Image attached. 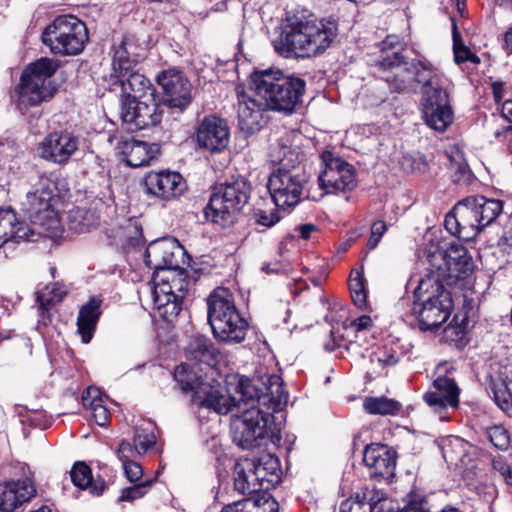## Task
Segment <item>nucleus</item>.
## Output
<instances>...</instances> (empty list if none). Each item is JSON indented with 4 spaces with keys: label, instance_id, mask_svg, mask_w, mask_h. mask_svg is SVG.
<instances>
[{
    "label": "nucleus",
    "instance_id": "nucleus-6",
    "mask_svg": "<svg viewBox=\"0 0 512 512\" xmlns=\"http://www.w3.org/2000/svg\"><path fill=\"white\" fill-rule=\"evenodd\" d=\"M251 191V183L241 176L218 184L204 209L206 219L222 227L232 225L248 203Z\"/></svg>",
    "mask_w": 512,
    "mask_h": 512
},
{
    "label": "nucleus",
    "instance_id": "nucleus-34",
    "mask_svg": "<svg viewBox=\"0 0 512 512\" xmlns=\"http://www.w3.org/2000/svg\"><path fill=\"white\" fill-rule=\"evenodd\" d=\"M101 300L92 298L80 308L77 318V331L83 343H89L93 337L101 315Z\"/></svg>",
    "mask_w": 512,
    "mask_h": 512
},
{
    "label": "nucleus",
    "instance_id": "nucleus-41",
    "mask_svg": "<svg viewBox=\"0 0 512 512\" xmlns=\"http://www.w3.org/2000/svg\"><path fill=\"white\" fill-rule=\"evenodd\" d=\"M59 66L58 60L43 57L29 64L22 73H28V76L31 78H39L41 82L51 86L50 78L58 70Z\"/></svg>",
    "mask_w": 512,
    "mask_h": 512
},
{
    "label": "nucleus",
    "instance_id": "nucleus-37",
    "mask_svg": "<svg viewBox=\"0 0 512 512\" xmlns=\"http://www.w3.org/2000/svg\"><path fill=\"white\" fill-rule=\"evenodd\" d=\"M194 368H196V366H191L186 361L178 365L174 370V379L181 390L184 392H193V402L198 398L200 388L209 383L202 375L194 371Z\"/></svg>",
    "mask_w": 512,
    "mask_h": 512
},
{
    "label": "nucleus",
    "instance_id": "nucleus-10",
    "mask_svg": "<svg viewBox=\"0 0 512 512\" xmlns=\"http://www.w3.org/2000/svg\"><path fill=\"white\" fill-rule=\"evenodd\" d=\"M56 183L46 175H40L21 200V210L31 223L39 226L57 222Z\"/></svg>",
    "mask_w": 512,
    "mask_h": 512
},
{
    "label": "nucleus",
    "instance_id": "nucleus-51",
    "mask_svg": "<svg viewBox=\"0 0 512 512\" xmlns=\"http://www.w3.org/2000/svg\"><path fill=\"white\" fill-rule=\"evenodd\" d=\"M489 441L498 449L504 450L508 447L510 439L507 431L501 426H493L487 429Z\"/></svg>",
    "mask_w": 512,
    "mask_h": 512
},
{
    "label": "nucleus",
    "instance_id": "nucleus-7",
    "mask_svg": "<svg viewBox=\"0 0 512 512\" xmlns=\"http://www.w3.org/2000/svg\"><path fill=\"white\" fill-rule=\"evenodd\" d=\"M403 59L404 57L399 51H393L392 55H387L376 62L379 70L387 73L382 78L391 83L395 91H404L414 82L421 83L423 88H426L428 84L439 81L430 64L414 60L404 62Z\"/></svg>",
    "mask_w": 512,
    "mask_h": 512
},
{
    "label": "nucleus",
    "instance_id": "nucleus-12",
    "mask_svg": "<svg viewBox=\"0 0 512 512\" xmlns=\"http://www.w3.org/2000/svg\"><path fill=\"white\" fill-rule=\"evenodd\" d=\"M431 295L422 300L421 304H414L413 313L417 315L421 331L438 329L449 318L453 300L450 291L442 285L432 287Z\"/></svg>",
    "mask_w": 512,
    "mask_h": 512
},
{
    "label": "nucleus",
    "instance_id": "nucleus-32",
    "mask_svg": "<svg viewBox=\"0 0 512 512\" xmlns=\"http://www.w3.org/2000/svg\"><path fill=\"white\" fill-rule=\"evenodd\" d=\"M234 487L242 494H253L261 491V483L256 476L253 460L244 458L234 466Z\"/></svg>",
    "mask_w": 512,
    "mask_h": 512
},
{
    "label": "nucleus",
    "instance_id": "nucleus-26",
    "mask_svg": "<svg viewBox=\"0 0 512 512\" xmlns=\"http://www.w3.org/2000/svg\"><path fill=\"white\" fill-rule=\"evenodd\" d=\"M17 103L20 108L37 106L53 96V88L41 82L39 78L33 79L28 73H22L20 83L15 89Z\"/></svg>",
    "mask_w": 512,
    "mask_h": 512
},
{
    "label": "nucleus",
    "instance_id": "nucleus-45",
    "mask_svg": "<svg viewBox=\"0 0 512 512\" xmlns=\"http://www.w3.org/2000/svg\"><path fill=\"white\" fill-rule=\"evenodd\" d=\"M421 105L422 110H426L430 105L433 106V108L450 106L448 93L440 85L439 81L434 84H428L426 88H423Z\"/></svg>",
    "mask_w": 512,
    "mask_h": 512
},
{
    "label": "nucleus",
    "instance_id": "nucleus-15",
    "mask_svg": "<svg viewBox=\"0 0 512 512\" xmlns=\"http://www.w3.org/2000/svg\"><path fill=\"white\" fill-rule=\"evenodd\" d=\"M79 139L68 131L49 133L39 144L41 158L62 165L66 164L78 150Z\"/></svg>",
    "mask_w": 512,
    "mask_h": 512
},
{
    "label": "nucleus",
    "instance_id": "nucleus-2",
    "mask_svg": "<svg viewBox=\"0 0 512 512\" xmlns=\"http://www.w3.org/2000/svg\"><path fill=\"white\" fill-rule=\"evenodd\" d=\"M335 21L296 20L273 40L275 52L288 59L311 58L326 51L337 36Z\"/></svg>",
    "mask_w": 512,
    "mask_h": 512
},
{
    "label": "nucleus",
    "instance_id": "nucleus-47",
    "mask_svg": "<svg viewBox=\"0 0 512 512\" xmlns=\"http://www.w3.org/2000/svg\"><path fill=\"white\" fill-rule=\"evenodd\" d=\"M70 228L78 233L89 231L90 227L94 226L97 218L94 213L85 208H77L73 210L70 215Z\"/></svg>",
    "mask_w": 512,
    "mask_h": 512
},
{
    "label": "nucleus",
    "instance_id": "nucleus-63",
    "mask_svg": "<svg viewBox=\"0 0 512 512\" xmlns=\"http://www.w3.org/2000/svg\"><path fill=\"white\" fill-rule=\"evenodd\" d=\"M53 293V297L49 298V299H44L42 296H38V300L40 302V309H42V311H48L49 309V306L53 303V302H59L61 301V299L63 298L65 292L62 291V290H59V289H53L51 291Z\"/></svg>",
    "mask_w": 512,
    "mask_h": 512
},
{
    "label": "nucleus",
    "instance_id": "nucleus-25",
    "mask_svg": "<svg viewBox=\"0 0 512 512\" xmlns=\"http://www.w3.org/2000/svg\"><path fill=\"white\" fill-rule=\"evenodd\" d=\"M154 282V293H161L181 300L187 295L190 284L188 272L180 266L168 269L161 274L158 272L154 276Z\"/></svg>",
    "mask_w": 512,
    "mask_h": 512
},
{
    "label": "nucleus",
    "instance_id": "nucleus-43",
    "mask_svg": "<svg viewBox=\"0 0 512 512\" xmlns=\"http://www.w3.org/2000/svg\"><path fill=\"white\" fill-rule=\"evenodd\" d=\"M154 306L161 318L167 322H172L180 313L182 306L181 299L153 292Z\"/></svg>",
    "mask_w": 512,
    "mask_h": 512
},
{
    "label": "nucleus",
    "instance_id": "nucleus-27",
    "mask_svg": "<svg viewBox=\"0 0 512 512\" xmlns=\"http://www.w3.org/2000/svg\"><path fill=\"white\" fill-rule=\"evenodd\" d=\"M143 48L134 35H126L114 48L112 61L113 72L117 77H124L142 57Z\"/></svg>",
    "mask_w": 512,
    "mask_h": 512
},
{
    "label": "nucleus",
    "instance_id": "nucleus-8",
    "mask_svg": "<svg viewBox=\"0 0 512 512\" xmlns=\"http://www.w3.org/2000/svg\"><path fill=\"white\" fill-rule=\"evenodd\" d=\"M247 406L231 423L233 442L242 449L259 447L272 434L274 425L272 412L264 411L257 402Z\"/></svg>",
    "mask_w": 512,
    "mask_h": 512
},
{
    "label": "nucleus",
    "instance_id": "nucleus-4",
    "mask_svg": "<svg viewBox=\"0 0 512 512\" xmlns=\"http://www.w3.org/2000/svg\"><path fill=\"white\" fill-rule=\"evenodd\" d=\"M251 88L269 110L292 113L301 104L306 82L280 70H262L251 74Z\"/></svg>",
    "mask_w": 512,
    "mask_h": 512
},
{
    "label": "nucleus",
    "instance_id": "nucleus-54",
    "mask_svg": "<svg viewBox=\"0 0 512 512\" xmlns=\"http://www.w3.org/2000/svg\"><path fill=\"white\" fill-rule=\"evenodd\" d=\"M407 506L414 512H430L425 507L427 501L423 494L417 491H411L406 496Z\"/></svg>",
    "mask_w": 512,
    "mask_h": 512
},
{
    "label": "nucleus",
    "instance_id": "nucleus-60",
    "mask_svg": "<svg viewBox=\"0 0 512 512\" xmlns=\"http://www.w3.org/2000/svg\"><path fill=\"white\" fill-rule=\"evenodd\" d=\"M117 454L121 462L132 460V458L137 455L135 451V443H129L128 441L123 440L117 449Z\"/></svg>",
    "mask_w": 512,
    "mask_h": 512
},
{
    "label": "nucleus",
    "instance_id": "nucleus-57",
    "mask_svg": "<svg viewBox=\"0 0 512 512\" xmlns=\"http://www.w3.org/2000/svg\"><path fill=\"white\" fill-rule=\"evenodd\" d=\"M87 408L91 409L92 416L99 426L106 425L107 421L109 420L110 413L106 406L102 404V400Z\"/></svg>",
    "mask_w": 512,
    "mask_h": 512
},
{
    "label": "nucleus",
    "instance_id": "nucleus-13",
    "mask_svg": "<svg viewBox=\"0 0 512 512\" xmlns=\"http://www.w3.org/2000/svg\"><path fill=\"white\" fill-rule=\"evenodd\" d=\"M121 119L131 131L142 130L161 122L162 111L153 98H122Z\"/></svg>",
    "mask_w": 512,
    "mask_h": 512
},
{
    "label": "nucleus",
    "instance_id": "nucleus-33",
    "mask_svg": "<svg viewBox=\"0 0 512 512\" xmlns=\"http://www.w3.org/2000/svg\"><path fill=\"white\" fill-rule=\"evenodd\" d=\"M255 464L256 476L261 483V490H269L280 482V462L272 454H263L252 459Z\"/></svg>",
    "mask_w": 512,
    "mask_h": 512
},
{
    "label": "nucleus",
    "instance_id": "nucleus-40",
    "mask_svg": "<svg viewBox=\"0 0 512 512\" xmlns=\"http://www.w3.org/2000/svg\"><path fill=\"white\" fill-rule=\"evenodd\" d=\"M374 488L362 487L343 500L339 512H373L369 500L373 499Z\"/></svg>",
    "mask_w": 512,
    "mask_h": 512
},
{
    "label": "nucleus",
    "instance_id": "nucleus-42",
    "mask_svg": "<svg viewBox=\"0 0 512 512\" xmlns=\"http://www.w3.org/2000/svg\"><path fill=\"white\" fill-rule=\"evenodd\" d=\"M423 118L426 124L436 131H444L453 121V113L451 106L444 108H433L428 106L426 110H422Z\"/></svg>",
    "mask_w": 512,
    "mask_h": 512
},
{
    "label": "nucleus",
    "instance_id": "nucleus-31",
    "mask_svg": "<svg viewBox=\"0 0 512 512\" xmlns=\"http://www.w3.org/2000/svg\"><path fill=\"white\" fill-rule=\"evenodd\" d=\"M449 281L454 284L457 280L469 276L474 270V262L467 249L458 243L448 246Z\"/></svg>",
    "mask_w": 512,
    "mask_h": 512
},
{
    "label": "nucleus",
    "instance_id": "nucleus-56",
    "mask_svg": "<svg viewBox=\"0 0 512 512\" xmlns=\"http://www.w3.org/2000/svg\"><path fill=\"white\" fill-rule=\"evenodd\" d=\"M444 225L451 235L457 236L459 239H462L461 223L458 220V215L456 214L455 206L452 209V211L446 215Z\"/></svg>",
    "mask_w": 512,
    "mask_h": 512
},
{
    "label": "nucleus",
    "instance_id": "nucleus-14",
    "mask_svg": "<svg viewBox=\"0 0 512 512\" xmlns=\"http://www.w3.org/2000/svg\"><path fill=\"white\" fill-rule=\"evenodd\" d=\"M162 88L163 103L172 109L183 112L192 101V85L184 74L176 69L162 71L157 76Z\"/></svg>",
    "mask_w": 512,
    "mask_h": 512
},
{
    "label": "nucleus",
    "instance_id": "nucleus-61",
    "mask_svg": "<svg viewBox=\"0 0 512 512\" xmlns=\"http://www.w3.org/2000/svg\"><path fill=\"white\" fill-rule=\"evenodd\" d=\"M364 281L363 274L360 271H352L349 278L350 293L366 290Z\"/></svg>",
    "mask_w": 512,
    "mask_h": 512
},
{
    "label": "nucleus",
    "instance_id": "nucleus-49",
    "mask_svg": "<svg viewBox=\"0 0 512 512\" xmlns=\"http://www.w3.org/2000/svg\"><path fill=\"white\" fill-rule=\"evenodd\" d=\"M373 512H403L394 501L374 488L373 499L369 500Z\"/></svg>",
    "mask_w": 512,
    "mask_h": 512
},
{
    "label": "nucleus",
    "instance_id": "nucleus-44",
    "mask_svg": "<svg viewBox=\"0 0 512 512\" xmlns=\"http://www.w3.org/2000/svg\"><path fill=\"white\" fill-rule=\"evenodd\" d=\"M365 411L372 415H395L401 409V404L387 397H367L363 402Z\"/></svg>",
    "mask_w": 512,
    "mask_h": 512
},
{
    "label": "nucleus",
    "instance_id": "nucleus-30",
    "mask_svg": "<svg viewBox=\"0 0 512 512\" xmlns=\"http://www.w3.org/2000/svg\"><path fill=\"white\" fill-rule=\"evenodd\" d=\"M33 234L25 223L18 221L12 209L0 208V248L9 241H30Z\"/></svg>",
    "mask_w": 512,
    "mask_h": 512
},
{
    "label": "nucleus",
    "instance_id": "nucleus-24",
    "mask_svg": "<svg viewBox=\"0 0 512 512\" xmlns=\"http://www.w3.org/2000/svg\"><path fill=\"white\" fill-rule=\"evenodd\" d=\"M448 247L443 249L439 247H431L427 253V261L429 264L428 270L429 275L426 280H422L417 291L428 292V286L436 287L437 285L445 284L452 285V281H449V266H448Z\"/></svg>",
    "mask_w": 512,
    "mask_h": 512
},
{
    "label": "nucleus",
    "instance_id": "nucleus-62",
    "mask_svg": "<svg viewBox=\"0 0 512 512\" xmlns=\"http://www.w3.org/2000/svg\"><path fill=\"white\" fill-rule=\"evenodd\" d=\"M101 401L100 391L94 387H88L82 394V404L84 407H89Z\"/></svg>",
    "mask_w": 512,
    "mask_h": 512
},
{
    "label": "nucleus",
    "instance_id": "nucleus-5",
    "mask_svg": "<svg viewBox=\"0 0 512 512\" xmlns=\"http://www.w3.org/2000/svg\"><path fill=\"white\" fill-rule=\"evenodd\" d=\"M207 318L214 337L223 343H241L248 323L236 308L232 293L224 287L214 289L207 298Z\"/></svg>",
    "mask_w": 512,
    "mask_h": 512
},
{
    "label": "nucleus",
    "instance_id": "nucleus-11",
    "mask_svg": "<svg viewBox=\"0 0 512 512\" xmlns=\"http://www.w3.org/2000/svg\"><path fill=\"white\" fill-rule=\"evenodd\" d=\"M320 157L323 169L318 176V184L321 190L326 194L345 193L356 187V172L350 163L328 150L323 151Z\"/></svg>",
    "mask_w": 512,
    "mask_h": 512
},
{
    "label": "nucleus",
    "instance_id": "nucleus-3",
    "mask_svg": "<svg viewBox=\"0 0 512 512\" xmlns=\"http://www.w3.org/2000/svg\"><path fill=\"white\" fill-rule=\"evenodd\" d=\"M271 161L278 165L268 179L267 188L277 208H291L300 200L308 181L298 164V155L292 150L288 137H281L270 146Z\"/></svg>",
    "mask_w": 512,
    "mask_h": 512
},
{
    "label": "nucleus",
    "instance_id": "nucleus-20",
    "mask_svg": "<svg viewBox=\"0 0 512 512\" xmlns=\"http://www.w3.org/2000/svg\"><path fill=\"white\" fill-rule=\"evenodd\" d=\"M238 104V126L246 134H252L261 128L262 113L269 110L263 105V100L251 98L240 87L236 88Z\"/></svg>",
    "mask_w": 512,
    "mask_h": 512
},
{
    "label": "nucleus",
    "instance_id": "nucleus-35",
    "mask_svg": "<svg viewBox=\"0 0 512 512\" xmlns=\"http://www.w3.org/2000/svg\"><path fill=\"white\" fill-rule=\"evenodd\" d=\"M455 207L458 220L461 223L462 239L473 240L483 229L477 210L472 203H468V197L459 201Z\"/></svg>",
    "mask_w": 512,
    "mask_h": 512
},
{
    "label": "nucleus",
    "instance_id": "nucleus-17",
    "mask_svg": "<svg viewBox=\"0 0 512 512\" xmlns=\"http://www.w3.org/2000/svg\"><path fill=\"white\" fill-rule=\"evenodd\" d=\"M460 388L455 379L448 374L438 375L429 390L423 395L425 403L434 410L442 413L447 408H457L459 405Z\"/></svg>",
    "mask_w": 512,
    "mask_h": 512
},
{
    "label": "nucleus",
    "instance_id": "nucleus-52",
    "mask_svg": "<svg viewBox=\"0 0 512 512\" xmlns=\"http://www.w3.org/2000/svg\"><path fill=\"white\" fill-rule=\"evenodd\" d=\"M254 217L257 224L272 227L280 220V215L275 208L271 209H256L254 212Z\"/></svg>",
    "mask_w": 512,
    "mask_h": 512
},
{
    "label": "nucleus",
    "instance_id": "nucleus-29",
    "mask_svg": "<svg viewBox=\"0 0 512 512\" xmlns=\"http://www.w3.org/2000/svg\"><path fill=\"white\" fill-rule=\"evenodd\" d=\"M111 78L114 83H119L122 90V98H153L155 89L150 80L143 74L134 71L133 68L124 77H117L113 72Z\"/></svg>",
    "mask_w": 512,
    "mask_h": 512
},
{
    "label": "nucleus",
    "instance_id": "nucleus-36",
    "mask_svg": "<svg viewBox=\"0 0 512 512\" xmlns=\"http://www.w3.org/2000/svg\"><path fill=\"white\" fill-rule=\"evenodd\" d=\"M221 512H278V503L271 496L255 495L227 504Z\"/></svg>",
    "mask_w": 512,
    "mask_h": 512
},
{
    "label": "nucleus",
    "instance_id": "nucleus-16",
    "mask_svg": "<svg viewBox=\"0 0 512 512\" xmlns=\"http://www.w3.org/2000/svg\"><path fill=\"white\" fill-rule=\"evenodd\" d=\"M230 130L227 122L215 115L205 116L196 130V142L201 149L221 152L229 144Z\"/></svg>",
    "mask_w": 512,
    "mask_h": 512
},
{
    "label": "nucleus",
    "instance_id": "nucleus-55",
    "mask_svg": "<svg viewBox=\"0 0 512 512\" xmlns=\"http://www.w3.org/2000/svg\"><path fill=\"white\" fill-rule=\"evenodd\" d=\"M122 464L125 475L130 482L137 483L143 481V468L139 463L134 460H129L122 462Z\"/></svg>",
    "mask_w": 512,
    "mask_h": 512
},
{
    "label": "nucleus",
    "instance_id": "nucleus-19",
    "mask_svg": "<svg viewBox=\"0 0 512 512\" xmlns=\"http://www.w3.org/2000/svg\"><path fill=\"white\" fill-rule=\"evenodd\" d=\"M181 252V247L171 239H161L151 242L145 252V263L154 269V276L168 269L179 267L176 253Z\"/></svg>",
    "mask_w": 512,
    "mask_h": 512
},
{
    "label": "nucleus",
    "instance_id": "nucleus-64",
    "mask_svg": "<svg viewBox=\"0 0 512 512\" xmlns=\"http://www.w3.org/2000/svg\"><path fill=\"white\" fill-rule=\"evenodd\" d=\"M447 159L450 163V169L455 172V179L454 181H459L460 176L464 175L467 171V165L464 164L462 161H456L452 156L449 154H446Z\"/></svg>",
    "mask_w": 512,
    "mask_h": 512
},
{
    "label": "nucleus",
    "instance_id": "nucleus-23",
    "mask_svg": "<svg viewBox=\"0 0 512 512\" xmlns=\"http://www.w3.org/2000/svg\"><path fill=\"white\" fill-rule=\"evenodd\" d=\"M363 462L372 476L389 479L394 476L396 453L385 445L372 444L365 448Z\"/></svg>",
    "mask_w": 512,
    "mask_h": 512
},
{
    "label": "nucleus",
    "instance_id": "nucleus-50",
    "mask_svg": "<svg viewBox=\"0 0 512 512\" xmlns=\"http://www.w3.org/2000/svg\"><path fill=\"white\" fill-rule=\"evenodd\" d=\"M133 442L135 443V451L137 452V455H143L155 445L156 437L152 432L136 429L134 432Z\"/></svg>",
    "mask_w": 512,
    "mask_h": 512
},
{
    "label": "nucleus",
    "instance_id": "nucleus-59",
    "mask_svg": "<svg viewBox=\"0 0 512 512\" xmlns=\"http://www.w3.org/2000/svg\"><path fill=\"white\" fill-rule=\"evenodd\" d=\"M454 58L457 63H463L465 61L478 62V57L471 53L469 48L464 45H458L454 43Z\"/></svg>",
    "mask_w": 512,
    "mask_h": 512
},
{
    "label": "nucleus",
    "instance_id": "nucleus-46",
    "mask_svg": "<svg viewBox=\"0 0 512 512\" xmlns=\"http://www.w3.org/2000/svg\"><path fill=\"white\" fill-rule=\"evenodd\" d=\"M490 390L493 395V400L499 408L503 411H510L512 409V392L503 379H492L490 382Z\"/></svg>",
    "mask_w": 512,
    "mask_h": 512
},
{
    "label": "nucleus",
    "instance_id": "nucleus-58",
    "mask_svg": "<svg viewBox=\"0 0 512 512\" xmlns=\"http://www.w3.org/2000/svg\"><path fill=\"white\" fill-rule=\"evenodd\" d=\"M382 45V53L378 60H382L387 55H392L393 51H399L401 54L402 44L396 36H387Z\"/></svg>",
    "mask_w": 512,
    "mask_h": 512
},
{
    "label": "nucleus",
    "instance_id": "nucleus-22",
    "mask_svg": "<svg viewBox=\"0 0 512 512\" xmlns=\"http://www.w3.org/2000/svg\"><path fill=\"white\" fill-rule=\"evenodd\" d=\"M36 488L30 478L0 484V512H13L18 506L30 501Z\"/></svg>",
    "mask_w": 512,
    "mask_h": 512
},
{
    "label": "nucleus",
    "instance_id": "nucleus-53",
    "mask_svg": "<svg viewBox=\"0 0 512 512\" xmlns=\"http://www.w3.org/2000/svg\"><path fill=\"white\" fill-rule=\"evenodd\" d=\"M387 231V225L384 221L382 220H377L375 222L372 223V226H371V235L367 241V249L368 250H373L375 249L382 236L385 234V232Z\"/></svg>",
    "mask_w": 512,
    "mask_h": 512
},
{
    "label": "nucleus",
    "instance_id": "nucleus-9",
    "mask_svg": "<svg viewBox=\"0 0 512 512\" xmlns=\"http://www.w3.org/2000/svg\"><path fill=\"white\" fill-rule=\"evenodd\" d=\"M42 41L54 54L77 55L88 41V32L77 17L61 15L45 28Z\"/></svg>",
    "mask_w": 512,
    "mask_h": 512
},
{
    "label": "nucleus",
    "instance_id": "nucleus-21",
    "mask_svg": "<svg viewBox=\"0 0 512 512\" xmlns=\"http://www.w3.org/2000/svg\"><path fill=\"white\" fill-rule=\"evenodd\" d=\"M219 354L212 340L200 334L192 336L185 348L186 361L191 366H199L200 371L203 370L202 366L212 369L218 362Z\"/></svg>",
    "mask_w": 512,
    "mask_h": 512
},
{
    "label": "nucleus",
    "instance_id": "nucleus-39",
    "mask_svg": "<svg viewBox=\"0 0 512 512\" xmlns=\"http://www.w3.org/2000/svg\"><path fill=\"white\" fill-rule=\"evenodd\" d=\"M468 203H472L477 210L483 228L490 225L503 210V202L501 200L487 199L481 195L468 197Z\"/></svg>",
    "mask_w": 512,
    "mask_h": 512
},
{
    "label": "nucleus",
    "instance_id": "nucleus-18",
    "mask_svg": "<svg viewBox=\"0 0 512 512\" xmlns=\"http://www.w3.org/2000/svg\"><path fill=\"white\" fill-rule=\"evenodd\" d=\"M148 194L163 200H170L181 195L186 185L183 177L177 172L151 171L144 179Z\"/></svg>",
    "mask_w": 512,
    "mask_h": 512
},
{
    "label": "nucleus",
    "instance_id": "nucleus-28",
    "mask_svg": "<svg viewBox=\"0 0 512 512\" xmlns=\"http://www.w3.org/2000/svg\"><path fill=\"white\" fill-rule=\"evenodd\" d=\"M116 149L124 157L127 165L141 167L150 163L159 152L158 144H149L133 138L121 139Z\"/></svg>",
    "mask_w": 512,
    "mask_h": 512
},
{
    "label": "nucleus",
    "instance_id": "nucleus-48",
    "mask_svg": "<svg viewBox=\"0 0 512 512\" xmlns=\"http://www.w3.org/2000/svg\"><path fill=\"white\" fill-rule=\"evenodd\" d=\"M155 481V478H149L122 489L119 501L133 502L134 500L142 498L148 493Z\"/></svg>",
    "mask_w": 512,
    "mask_h": 512
},
{
    "label": "nucleus",
    "instance_id": "nucleus-1",
    "mask_svg": "<svg viewBox=\"0 0 512 512\" xmlns=\"http://www.w3.org/2000/svg\"><path fill=\"white\" fill-rule=\"evenodd\" d=\"M236 395L224 393L218 383H208L198 391L194 403L201 407L214 410L218 414H227L234 407L246 406L257 402L267 410L279 411L288 401V393L283 387V381L276 374L259 375L254 379L241 376L234 388Z\"/></svg>",
    "mask_w": 512,
    "mask_h": 512
},
{
    "label": "nucleus",
    "instance_id": "nucleus-38",
    "mask_svg": "<svg viewBox=\"0 0 512 512\" xmlns=\"http://www.w3.org/2000/svg\"><path fill=\"white\" fill-rule=\"evenodd\" d=\"M70 476L73 484L80 489H89L94 495H101L106 489V483L103 479H93L90 467L85 462H76Z\"/></svg>",
    "mask_w": 512,
    "mask_h": 512
}]
</instances>
